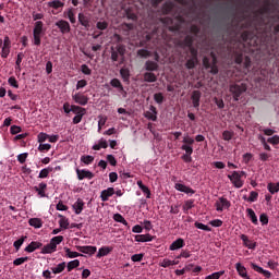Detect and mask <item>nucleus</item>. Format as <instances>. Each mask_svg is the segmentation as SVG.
<instances>
[{
    "mask_svg": "<svg viewBox=\"0 0 279 279\" xmlns=\"http://www.w3.org/2000/svg\"><path fill=\"white\" fill-rule=\"evenodd\" d=\"M184 245H186V243L184 242V239L179 238V239H177L175 241H173V242L170 244L169 250H170L171 252H175V250H182V247H184Z\"/></svg>",
    "mask_w": 279,
    "mask_h": 279,
    "instance_id": "4468645a",
    "label": "nucleus"
},
{
    "mask_svg": "<svg viewBox=\"0 0 279 279\" xmlns=\"http://www.w3.org/2000/svg\"><path fill=\"white\" fill-rule=\"evenodd\" d=\"M174 189L177 191H180V193H185L186 195H195V190H193L182 183H175Z\"/></svg>",
    "mask_w": 279,
    "mask_h": 279,
    "instance_id": "f8f14e48",
    "label": "nucleus"
},
{
    "mask_svg": "<svg viewBox=\"0 0 279 279\" xmlns=\"http://www.w3.org/2000/svg\"><path fill=\"white\" fill-rule=\"evenodd\" d=\"M245 90H247V85H245L244 83L231 84L229 86V92L231 93L234 101H239V99L241 98V95H243Z\"/></svg>",
    "mask_w": 279,
    "mask_h": 279,
    "instance_id": "39448f33",
    "label": "nucleus"
},
{
    "mask_svg": "<svg viewBox=\"0 0 279 279\" xmlns=\"http://www.w3.org/2000/svg\"><path fill=\"white\" fill-rule=\"evenodd\" d=\"M173 265H178V263H175V260H171L168 258H165L161 263H160V267L167 268V267H171Z\"/></svg>",
    "mask_w": 279,
    "mask_h": 279,
    "instance_id": "49530a36",
    "label": "nucleus"
},
{
    "mask_svg": "<svg viewBox=\"0 0 279 279\" xmlns=\"http://www.w3.org/2000/svg\"><path fill=\"white\" fill-rule=\"evenodd\" d=\"M251 267L254 271H257V274H263L265 278H271V271L263 269V267L252 263Z\"/></svg>",
    "mask_w": 279,
    "mask_h": 279,
    "instance_id": "412c9836",
    "label": "nucleus"
},
{
    "mask_svg": "<svg viewBox=\"0 0 279 279\" xmlns=\"http://www.w3.org/2000/svg\"><path fill=\"white\" fill-rule=\"evenodd\" d=\"M230 206H232V204L226 197H219V199L215 203L217 213H223V209L228 210Z\"/></svg>",
    "mask_w": 279,
    "mask_h": 279,
    "instance_id": "0eeeda50",
    "label": "nucleus"
},
{
    "mask_svg": "<svg viewBox=\"0 0 279 279\" xmlns=\"http://www.w3.org/2000/svg\"><path fill=\"white\" fill-rule=\"evenodd\" d=\"M193 108H199V101L202 99V92L194 90L191 96Z\"/></svg>",
    "mask_w": 279,
    "mask_h": 279,
    "instance_id": "6ab92c4d",
    "label": "nucleus"
},
{
    "mask_svg": "<svg viewBox=\"0 0 279 279\" xmlns=\"http://www.w3.org/2000/svg\"><path fill=\"white\" fill-rule=\"evenodd\" d=\"M190 32H191V34H193L194 36H198V35H199V32H201V28H199V26L193 24V25L190 27Z\"/></svg>",
    "mask_w": 279,
    "mask_h": 279,
    "instance_id": "338daca9",
    "label": "nucleus"
},
{
    "mask_svg": "<svg viewBox=\"0 0 279 279\" xmlns=\"http://www.w3.org/2000/svg\"><path fill=\"white\" fill-rule=\"evenodd\" d=\"M154 100L156 101V104H162L165 101V96L162 95V93H156L154 94Z\"/></svg>",
    "mask_w": 279,
    "mask_h": 279,
    "instance_id": "4d7b16f0",
    "label": "nucleus"
},
{
    "mask_svg": "<svg viewBox=\"0 0 279 279\" xmlns=\"http://www.w3.org/2000/svg\"><path fill=\"white\" fill-rule=\"evenodd\" d=\"M240 239L243 241L244 247H247L248 250H256V242H252L247 235L241 234Z\"/></svg>",
    "mask_w": 279,
    "mask_h": 279,
    "instance_id": "f3484780",
    "label": "nucleus"
},
{
    "mask_svg": "<svg viewBox=\"0 0 279 279\" xmlns=\"http://www.w3.org/2000/svg\"><path fill=\"white\" fill-rule=\"evenodd\" d=\"M81 71L84 75H92L93 74V70H90V68H88L86 64L81 65Z\"/></svg>",
    "mask_w": 279,
    "mask_h": 279,
    "instance_id": "0e129e2a",
    "label": "nucleus"
},
{
    "mask_svg": "<svg viewBox=\"0 0 279 279\" xmlns=\"http://www.w3.org/2000/svg\"><path fill=\"white\" fill-rule=\"evenodd\" d=\"M183 145H189L191 147H193L194 143H195V140L189 135L184 136L183 137Z\"/></svg>",
    "mask_w": 279,
    "mask_h": 279,
    "instance_id": "bf43d9fd",
    "label": "nucleus"
},
{
    "mask_svg": "<svg viewBox=\"0 0 279 279\" xmlns=\"http://www.w3.org/2000/svg\"><path fill=\"white\" fill-rule=\"evenodd\" d=\"M210 58H203V66H205V69H210L209 73H211V75H217V73H219V68L217 66V54H215V52H210Z\"/></svg>",
    "mask_w": 279,
    "mask_h": 279,
    "instance_id": "20e7f679",
    "label": "nucleus"
},
{
    "mask_svg": "<svg viewBox=\"0 0 279 279\" xmlns=\"http://www.w3.org/2000/svg\"><path fill=\"white\" fill-rule=\"evenodd\" d=\"M68 271H71L72 269H77V267H80V259H74L68 263V265H65Z\"/></svg>",
    "mask_w": 279,
    "mask_h": 279,
    "instance_id": "79ce46f5",
    "label": "nucleus"
},
{
    "mask_svg": "<svg viewBox=\"0 0 279 279\" xmlns=\"http://www.w3.org/2000/svg\"><path fill=\"white\" fill-rule=\"evenodd\" d=\"M43 36H45V23H43V21H37L33 28V45H35V47H40Z\"/></svg>",
    "mask_w": 279,
    "mask_h": 279,
    "instance_id": "7ed1b4c3",
    "label": "nucleus"
},
{
    "mask_svg": "<svg viewBox=\"0 0 279 279\" xmlns=\"http://www.w3.org/2000/svg\"><path fill=\"white\" fill-rule=\"evenodd\" d=\"M64 251H65V256H68V258H78V256H82V254L77 252H73L69 247H64Z\"/></svg>",
    "mask_w": 279,
    "mask_h": 279,
    "instance_id": "37998d69",
    "label": "nucleus"
},
{
    "mask_svg": "<svg viewBox=\"0 0 279 279\" xmlns=\"http://www.w3.org/2000/svg\"><path fill=\"white\" fill-rule=\"evenodd\" d=\"M28 226H32V228H36V229L43 228V219H40V218H31L28 220Z\"/></svg>",
    "mask_w": 279,
    "mask_h": 279,
    "instance_id": "7c9ffc66",
    "label": "nucleus"
},
{
    "mask_svg": "<svg viewBox=\"0 0 279 279\" xmlns=\"http://www.w3.org/2000/svg\"><path fill=\"white\" fill-rule=\"evenodd\" d=\"M191 208H195V199H187L184 202V205H183L184 213H189Z\"/></svg>",
    "mask_w": 279,
    "mask_h": 279,
    "instance_id": "4c0bfd02",
    "label": "nucleus"
},
{
    "mask_svg": "<svg viewBox=\"0 0 279 279\" xmlns=\"http://www.w3.org/2000/svg\"><path fill=\"white\" fill-rule=\"evenodd\" d=\"M113 219L118 223H123V226H129L128 220H125V218H123L121 214H114Z\"/></svg>",
    "mask_w": 279,
    "mask_h": 279,
    "instance_id": "a18cd8bd",
    "label": "nucleus"
},
{
    "mask_svg": "<svg viewBox=\"0 0 279 279\" xmlns=\"http://www.w3.org/2000/svg\"><path fill=\"white\" fill-rule=\"evenodd\" d=\"M10 86H13V88H19V81H16V77L11 76L8 80Z\"/></svg>",
    "mask_w": 279,
    "mask_h": 279,
    "instance_id": "774afa93",
    "label": "nucleus"
},
{
    "mask_svg": "<svg viewBox=\"0 0 279 279\" xmlns=\"http://www.w3.org/2000/svg\"><path fill=\"white\" fill-rule=\"evenodd\" d=\"M233 136H234V132H232V131H223L222 132L223 141H232Z\"/></svg>",
    "mask_w": 279,
    "mask_h": 279,
    "instance_id": "5fc2aeb1",
    "label": "nucleus"
},
{
    "mask_svg": "<svg viewBox=\"0 0 279 279\" xmlns=\"http://www.w3.org/2000/svg\"><path fill=\"white\" fill-rule=\"evenodd\" d=\"M60 228H63V230L69 229V219L64 216H61V219L59 220Z\"/></svg>",
    "mask_w": 279,
    "mask_h": 279,
    "instance_id": "09e8293b",
    "label": "nucleus"
},
{
    "mask_svg": "<svg viewBox=\"0 0 279 279\" xmlns=\"http://www.w3.org/2000/svg\"><path fill=\"white\" fill-rule=\"evenodd\" d=\"M40 247H43L41 242L33 241L24 248V252L32 254V252H36V250H40Z\"/></svg>",
    "mask_w": 279,
    "mask_h": 279,
    "instance_id": "a211bd4d",
    "label": "nucleus"
},
{
    "mask_svg": "<svg viewBox=\"0 0 279 279\" xmlns=\"http://www.w3.org/2000/svg\"><path fill=\"white\" fill-rule=\"evenodd\" d=\"M246 213H247V217H250L252 223H254V226H258V217L256 216V213L254 211V209L247 208Z\"/></svg>",
    "mask_w": 279,
    "mask_h": 279,
    "instance_id": "2f4dec72",
    "label": "nucleus"
},
{
    "mask_svg": "<svg viewBox=\"0 0 279 279\" xmlns=\"http://www.w3.org/2000/svg\"><path fill=\"white\" fill-rule=\"evenodd\" d=\"M27 239L26 235L20 238L19 240H16L14 243H13V247H15L16 252H19V250H21V246L23 245V243H25V240Z\"/></svg>",
    "mask_w": 279,
    "mask_h": 279,
    "instance_id": "c03bdc74",
    "label": "nucleus"
},
{
    "mask_svg": "<svg viewBox=\"0 0 279 279\" xmlns=\"http://www.w3.org/2000/svg\"><path fill=\"white\" fill-rule=\"evenodd\" d=\"M137 56H140V58H149V56H151V52H149V50L147 49H140L137 51Z\"/></svg>",
    "mask_w": 279,
    "mask_h": 279,
    "instance_id": "052dcab7",
    "label": "nucleus"
},
{
    "mask_svg": "<svg viewBox=\"0 0 279 279\" xmlns=\"http://www.w3.org/2000/svg\"><path fill=\"white\" fill-rule=\"evenodd\" d=\"M72 98L75 104H78L80 106H86V104H88V97L81 93L73 95Z\"/></svg>",
    "mask_w": 279,
    "mask_h": 279,
    "instance_id": "ddd939ff",
    "label": "nucleus"
},
{
    "mask_svg": "<svg viewBox=\"0 0 279 279\" xmlns=\"http://www.w3.org/2000/svg\"><path fill=\"white\" fill-rule=\"evenodd\" d=\"M258 201V192L252 191L247 198V202H257Z\"/></svg>",
    "mask_w": 279,
    "mask_h": 279,
    "instance_id": "69168bd1",
    "label": "nucleus"
},
{
    "mask_svg": "<svg viewBox=\"0 0 279 279\" xmlns=\"http://www.w3.org/2000/svg\"><path fill=\"white\" fill-rule=\"evenodd\" d=\"M158 62L148 60L145 62V70L146 71H158Z\"/></svg>",
    "mask_w": 279,
    "mask_h": 279,
    "instance_id": "473e14b6",
    "label": "nucleus"
},
{
    "mask_svg": "<svg viewBox=\"0 0 279 279\" xmlns=\"http://www.w3.org/2000/svg\"><path fill=\"white\" fill-rule=\"evenodd\" d=\"M95 160V157L90 155L82 156L81 161L84 162V165H93V161Z\"/></svg>",
    "mask_w": 279,
    "mask_h": 279,
    "instance_id": "8fccbe9b",
    "label": "nucleus"
},
{
    "mask_svg": "<svg viewBox=\"0 0 279 279\" xmlns=\"http://www.w3.org/2000/svg\"><path fill=\"white\" fill-rule=\"evenodd\" d=\"M27 260H29V257H19V258L13 260V265L15 267H19L20 265H23L24 263H27Z\"/></svg>",
    "mask_w": 279,
    "mask_h": 279,
    "instance_id": "864d4df0",
    "label": "nucleus"
},
{
    "mask_svg": "<svg viewBox=\"0 0 279 279\" xmlns=\"http://www.w3.org/2000/svg\"><path fill=\"white\" fill-rule=\"evenodd\" d=\"M267 143H269L270 145H279V135H274L272 137H268Z\"/></svg>",
    "mask_w": 279,
    "mask_h": 279,
    "instance_id": "e2e57ef3",
    "label": "nucleus"
},
{
    "mask_svg": "<svg viewBox=\"0 0 279 279\" xmlns=\"http://www.w3.org/2000/svg\"><path fill=\"white\" fill-rule=\"evenodd\" d=\"M78 23L85 27V29H88L90 27V17L84 13H78Z\"/></svg>",
    "mask_w": 279,
    "mask_h": 279,
    "instance_id": "dca6fc26",
    "label": "nucleus"
},
{
    "mask_svg": "<svg viewBox=\"0 0 279 279\" xmlns=\"http://www.w3.org/2000/svg\"><path fill=\"white\" fill-rule=\"evenodd\" d=\"M47 5L49 8H52V10H62V8H64V2H62L61 0H52L48 2Z\"/></svg>",
    "mask_w": 279,
    "mask_h": 279,
    "instance_id": "cd10ccee",
    "label": "nucleus"
},
{
    "mask_svg": "<svg viewBox=\"0 0 279 279\" xmlns=\"http://www.w3.org/2000/svg\"><path fill=\"white\" fill-rule=\"evenodd\" d=\"M223 274H226V270H220L218 272L208 275L207 277H205V279H219V278H221V276H223Z\"/></svg>",
    "mask_w": 279,
    "mask_h": 279,
    "instance_id": "3c124183",
    "label": "nucleus"
},
{
    "mask_svg": "<svg viewBox=\"0 0 279 279\" xmlns=\"http://www.w3.org/2000/svg\"><path fill=\"white\" fill-rule=\"evenodd\" d=\"M76 250L78 252H82V254H89L90 256H93V254L97 252V246H76Z\"/></svg>",
    "mask_w": 279,
    "mask_h": 279,
    "instance_id": "aec40b11",
    "label": "nucleus"
},
{
    "mask_svg": "<svg viewBox=\"0 0 279 279\" xmlns=\"http://www.w3.org/2000/svg\"><path fill=\"white\" fill-rule=\"evenodd\" d=\"M71 110L74 114H86V109L76 105H72Z\"/></svg>",
    "mask_w": 279,
    "mask_h": 279,
    "instance_id": "a19ab883",
    "label": "nucleus"
},
{
    "mask_svg": "<svg viewBox=\"0 0 279 279\" xmlns=\"http://www.w3.org/2000/svg\"><path fill=\"white\" fill-rule=\"evenodd\" d=\"M120 75L124 82H128V80H130V70L122 68L120 70Z\"/></svg>",
    "mask_w": 279,
    "mask_h": 279,
    "instance_id": "603ef678",
    "label": "nucleus"
},
{
    "mask_svg": "<svg viewBox=\"0 0 279 279\" xmlns=\"http://www.w3.org/2000/svg\"><path fill=\"white\" fill-rule=\"evenodd\" d=\"M68 19L70 23L75 24L77 20H75V13L73 12V9L68 10Z\"/></svg>",
    "mask_w": 279,
    "mask_h": 279,
    "instance_id": "680f3d73",
    "label": "nucleus"
},
{
    "mask_svg": "<svg viewBox=\"0 0 279 279\" xmlns=\"http://www.w3.org/2000/svg\"><path fill=\"white\" fill-rule=\"evenodd\" d=\"M10 132L14 136L16 134H21V132H23V129L21 126H19V125H12L10 128Z\"/></svg>",
    "mask_w": 279,
    "mask_h": 279,
    "instance_id": "13d9d810",
    "label": "nucleus"
},
{
    "mask_svg": "<svg viewBox=\"0 0 279 279\" xmlns=\"http://www.w3.org/2000/svg\"><path fill=\"white\" fill-rule=\"evenodd\" d=\"M144 82H148V83L158 82V76H156L153 72H145Z\"/></svg>",
    "mask_w": 279,
    "mask_h": 279,
    "instance_id": "72a5a7b5",
    "label": "nucleus"
},
{
    "mask_svg": "<svg viewBox=\"0 0 279 279\" xmlns=\"http://www.w3.org/2000/svg\"><path fill=\"white\" fill-rule=\"evenodd\" d=\"M173 8H175V3L171 2V1L165 2L161 7V12L165 15L171 14L173 12Z\"/></svg>",
    "mask_w": 279,
    "mask_h": 279,
    "instance_id": "b1692460",
    "label": "nucleus"
},
{
    "mask_svg": "<svg viewBox=\"0 0 279 279\" xmlns=\"http://www.w3.org/2000/svg\"><path fill=\"white\" fill-rule=\"evenodd\" d=\"M158 110L155 106L149 107V111H146L144 117L148 119V121H158Z\"/></svg>",
    "mask_w": 279,
    "mask_h": 279,
    "instance_id": "9b49d317",
    "label": "nucleus"
},
{
    "mask_svg": "<svg viewBox=\"0 0 279 279\" xmlns=\"http://www.w3.org/2000/svg\"><path fill=\"white\" fill-rule=\"evenodd\" d=\"M193 43H195V37H193V35H186L181 43L182 49H186L187 47L190 51V54H187V58L190 59L185 62V68L189 70H192L199 64V51L193 46Z\"/></svg>",
    "mask_w": 279,
    "mask_h": 279,
    "instance_id": "f03ea898",
    "label": "nucleus"
},
{
    "mask_svg": "<svg viewBox=\"0 0 279 279\" xmlns=\"http://www.w3.org/2000/svg\"><path fill=\"white\" fill-rule=\"evenodd\" d=\"M235 269L241 278H247V269L241 263L235 264Z\"/></svg>",
    "mask_w": 279,
    "mask_h": 279,
    "instance_id": "e433bc0d",
    "label": "nucleus"
},
{
    "mask_svg": "<svg viewBox=\"0 0 279 279\" xmlns=\"http://www.w3.org/2000/svg\"><path fill=\"white\" fill-rule=\"evenodd\" d=\"M112 195H114V187H108L107 190L101 191L100 199L101 202H108Z\"/></svg>",
    "mask_w": 279,
    "mask_h": 279,
    "instance_id": "2eb2a0df",
    "label": "nucleus"
},
{
    "mask_svg": "<svg viewBox=\"0 0 279 279\" xmlns=\"http://www.w3.org/2000/svg\"><path fill=\"white\" fill-rule=\"evenodd\" d=\"M269 12H271V7L269 5V0H266L265 5L255 12L253 19L247 20L243 24L232 22L229 25L228 32H232V34H239L241 29H253V32L244 31L241 34L240 40L233 45V50L230 47L227 48L229 53H233L235 64H243L246 70L252 66V59L250 57L243 58L245 43L251 45V47H256L258 43H269L274 36H278L279 24L274 26V24L265 19V14H269ZM276 19L279 23V15Z\"/></svg>",
    "mask_w": 279,
    "mask_h": 279,
    "instance_id": "f257e3e1",
    "label": "nucleus"
},
{
    "mask_svg": "<svg viewBox=\"0 0 279 279\" xmlns=\"http://www.w3.org/2000/svg\"><path fill=\"white\" fill-rule=\"evenodd\" d=\"M52 171H53V167L51 166L44 168L43 170H40L38 178L40 180H45V178H49V174L52 173Z\"/></svg>",
    "mask_w": 279,
    "mask_h": 279,
    "instance_id": "c756f323",
    "label": "nucleus"
},
{
    "mask_svg": "<svg viewBox=\"0 0 279 279\" xmlns=\"http://www.w3.org/2000/svg\"><path fill=\"white\" fill-rule=\"evenodd\" d=\"M76 175L78 180H93L95 178V174L86 169H76Z\"/></svg>",
    "mask_w": 279,
    "mask_h": 279,
    "instance_id": "9d476101",
    "label": "nucleus"
},
{
    "mask_svg": "<svg viewBox=\"0 0 279 279\" xmlns=\"http://www.w3.org/2000/svg\"><path fill=\"white\" fill-rule=\"evenodd\" d=\"M72 208L75 215H82V210H84V201L82 198H77V201L72 205Z\"/></svg>",
    "mask_w": 279,
    "mask_h": 279,
    "instance_id": "5701e85b",
    "label": "nucleus"
},
{
    "mask_svg": "<svg viewBox=\"0 0 279 279\" xmlns=\"http://www.w3.org/2000/svg\"><path fill=\"white\" fill-rule=\"evenodd\" d=\"M34 191H36L39 197H47V194L45 192L47 191V183L45 182L39 183L38 186H34Z\"/></svg>",
    "mask_w": 279,
    "mask_h": 279,
    "instance_id": "4be33fe9",
    "label": "nucleus"
},
{
    "mask_svg": "<svg viewBox=\"0 0 279 279\" xmlns=\"http://www.w3.org/2000/svg\"><path fill=\"white\" fill-rule=\"evenodd\" d=\"M54 25L62 34H69L71 32V24L66 20H59Z\"/></svg>",
    "mask_w": 279,
    "mask_h": 279,
    "instance_id": "1a4fd4ad",
    "label": "nucleus"
},
{
    "mask_svg": "<svg viewBox=\"0 0 279 279\" xmlns=\"http://www.w3.org/2000/svg\"><path fill=\"white\" fill-rule=\"evenodd\" d=\"M66 269V262L58 264L56 267L51 268L52 274H62Z\"/></svg>",
    "mask_w": 279,
    "mask_h": 279,
    "instance_id": "c9c22d12",
    "label": "nucleus"
},
{
    "mask_svg": "<svg viewBox=\"0 0 279 279\" xmlns=\"http://www.w3.org/2000/svg\"><path fill=\"white\" fill-rule=\"evenodd\" d=\"M110 86H112V88H117L119 93H125V88L119 78H112L110 81Z\"/></svg>",
    "mask_w": 279,
    "mask_h": 279,
    "instance_id": "bb28decb",
    "label": "nucleus"
},
{
    "mask_svg": "<svg viewBox=\"0 0 279 279\" xmlns=\"http://www.w3.org/2000/svg\"><path fill=\"white\" fill-rule=\"evenodd\" d=\"M56 251H57V248L50 242V243L46 244L45 246H43L40 253L41 254H53V252H56Z\"/></svg>",
    "mask_w": 279,
    "mask_h": 279,
    "instance_id": "f704fd0d",
    "label": "nucleus"
},
{
    "mask_svg": "<svg viewBox=\"0 0 279 279\" xmlns=\"http://www.w3.org/2000/svg\"><path fill=\"white\" fill-rule=\"evenodd\" d=\"M135 241L137 243H147L149 241H154V236H151V234L147 233V234H137L135 235Z\"/></svg>",
    "mask_w": 279,
    "mask_h": 279,
    "instance_id": "a878e982",
    "label": "nucleus"
},
{
    "mask_svg": "<svg viewBox=\"0 0 279 279\" xmlns=\"http://www.w3.org/2000/svg\"><path fill=\"white\" fill-rule=\"evenodd\" d=\"M160 22L168 27L169 32H180V24L173 25V19L171 17H161Z\"/></svg>",
    "mask_w": 279,
    "mask_h": 279,
    "instance_id": "6e6552de",
    "label": "nucleus"
},
{
    "mask_svg": "<svg viewBox=\"0 0 279 279\" xmlns=\"http://www.w3.org/2000/svg\"><path fill=\"white\" fill-rule=\"evenodd\" d=\"M144 257H145V254H143V253L134 254L131 256V260L133 263H141V260H143Z\"/></svg>",
    "mask_w": 279,
    "mask_h": 279,
    "instance_id": "6e6d98bb",
    "label": "nucleus"
},
{
    "mask_svg": "<svg viewBox=\"0 0 279 279\" xmlns=\"http://www.w3.org/2000/svg\"><path fill=\"white\" fill-rule=\"evenodd\" d=\"M267 189L271 195H276L279 192V182L278 183H268Z\"/></svg>",
    "mask_w": 279,
    "mask_h": 279,
    "instance_id": "58836bf2",
    "label": "nucleus"
},
{
    "mask_svg": "<svg viewBox=\"0 0 279 279\" xmlns=\"http://www.w3.org/2000/svg\"><path fill=\"white\" fill-rule=\"evenodd\" d=\"M137 186L146 195L147 199L151 198V191H149V187H147V185L143 184V181H137Z\"/></svg>",
    "mask_w": 279,
    "mask_h": 279,
    "instance_id": "c85d7f7f",
    "label": "nucleus"
},
{
    "mask_svg": "<svg viewBox=\"0 0 279 279\" xmlns=\"http://www.w3.org/2000/svg\"><path fill=\"white\" fill-rule=\"evenodd\" d=\"M114 250L112 246H102L98 250L97 258H104V256H108Z\"/></svg>",
    "mask_w": 279,
    "mask_h": 279,
    "instance_id": "393cba45",
    "label": "nucleus"
},
{
    "mask_svg": "<svg viewBox=\"0 0 279 279\" xmlns=\"http://www.w3.org/2000/svg\"><path fill=\"white\" fill-rule=\"evenodd\" d=\"M228 179L235 189H243L244 182L241 180V174H239V171H233L232 174H228Z\"/></svg>",
    "mask_w": 279,
    "mask_h": 279,
    "instance_id": "423d86ee",
    "label": "nucleus"
},
{
    "mask_svg": "<svg viewBox=\"0 0 279 279\" xmlns=\"http://www.w3.org/2000/svg\"><path fill=\"white\" fill-rule=\"evenodd\" d=\"M195 228H197L198 230H204L205 232H211L213 229L202 222H195L194 223Z\"/></svg>",
    "mask_w": 279,
    "mask_h": 279,
    "instance_id": "de8ad7c7",
    "label": "nucleus"
},
{
    "mask_svg": "<svg viewBox=\"0 0 279 279\" xmlns=\"http://www.w3.org/2000/svg\"><path fill=\"white\" fill-rule=\"evenodd\" d=\"M62 241H64V236L57 235L50 240V244H52L58 250V245H60V243H62Z\"/></svg>",
    "mask_w": 279,
    "mask_h": 279,
    "instance_id": "ea45409f",
    "label": "nucleus"
}]
</instances>
